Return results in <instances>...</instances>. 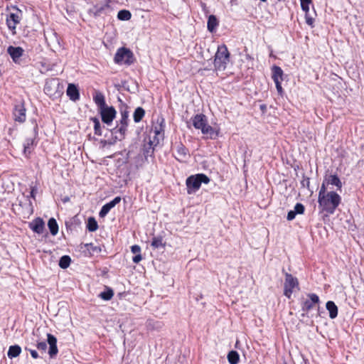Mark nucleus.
I'll list each match as a JSON object with an SVG mask.
<instances>
[{
  "instance_id": "25",
  "label": "nucleus",
  "mask_w": 364,
  "mask_h": 364,
  "mask_svg": "<svg viewBox=\"0 0 364 364\" xmlns=\"http://www.w3.org/2000/svg\"><path fill=\"white\" fill-rule=\"evenodd\" d=\"M218 26V21L216 16L214 15L209 16L208 19V23H207L208 30L210 32L213 33L215 31Z\"/></svg>"
},
{
  "instance_id": "9",
  "label": "nucleus",
  "mask_w": 364,
  "mask_h": 364,
  "mask_svg": "<svg viewBox=\"0 0 364 364\" xmlns=\"http://www.w3.org/2000/svg\"><path fill=\"white\" fill-rule=\"evenodd\" d=\"M99 112L102 118V121L107 125H110L112 123L117 114L114 107H109L107 105L99 109Z\"/></svg>"
},
{
  "instance_id": "3",
  "label": "nucleus",
  "mask_w": 364,
  "mask_h": 364,
  "mask_svg": "<svg viewBox=\"0 0 364 364\" xmlns=\"http://www.w3.org/2000/svg\"><path fill=\"white\" fill-rule=\"evenodd\" d=\"M230 60V53L225 44L218 46L215 54L214 68L215 70H225Z\"/></svg>"
},
{
  "instance_id": "46",
  "label": "nucleus",
  "mask_w": 364,
  "mask_h": 364,
  "mask_svg": "<svg viewBox=\"0 0 364 364\" xmlns=\"http://www.w3.org/2000/svg\"><path fill=\"white\" fill-rule=\"evenodd\" d=\"M25 350H28L30 352L33 358L37 359L38 358H39L38 353H37V351L36 350L30 349L27 347L25 348Z\"/></svg>"
},
{
  "instance_id": "29",
  "label": "nucleus",
  "mask_w": 364,
  "mask_h": 364,
  "mask_svg": "<svg viewBox=\"0 0 364 364\" xmlns=\"http://www.w3.org/2000/svg\"><path fill=\"white\" fill-rule=\"evenodd\" d=\"M48 226L52 235H56L58 232V223L53 218L49 219Z\"/></svg>"
},
{
  "instance_id": "1",
  "label": "nucleus",
  "mask_w": 364,
  "mask_h": 364,
  "mask_svg": "<svg viewBox=\"0 0 364 364\" xmlns=\"http://www.w3.org/2000/svg\"><path fill=\"white\" fill-rule=\"evenodd\" d=\"M120 102H122L121 100ZM122 104V107L119 109L120 118L117 121L116 127L112 129V134L114 139V142L117 140L122 141L125 138L129 126V119L127 106L124 103Z\"/></svg>"
},
{
  "instance_id": "31",
  "label": "nucleus",
  "mask_w": 364,
  "mask_h": 364,
  "mask_svg": "<svg viewBox=\"0 0 364 364\" xmlns=\"http://www.w3.org/2000/svg\"><path fill=\"white\" fill-rule=\"evenodd\" d=\"M114 296V291L111 288L107 287L106 290L99 294V297L105 301L110 300Z\"/></svg>"
},
{
  "instance_id": "2",
  "label": "nucleus",
  "mask_w": 364,
  "mask_h": 364,
  "mask_svg": "<svg viewBox=\"0 0 364 364\" xmlns=\"http://www.w3.org/2000/svg\"><path fill=\"white\" fill-rule=\"evenodd\" d=\"M341 201V196L334 191L327 192L324 196L318 198V203L323 210L329 214L334 213Z\"/></svg>"
},
{
  "instance_id": "48",
  "label": "nucleus",
  "mask_w": 364,
  "mask_h": 364,
  "mask_svg": "<svg viewBox=\"0 0 364 364\" xmlns=\"http://www.w3.org/2000/svg\"><path fill=\"white\" fill-rule=\"evenodd\" d=\"M36 191H37V189H36V186L31 187V193H30V197L31 198L35 199Z\"/></svg>"
},
{
  "instance_id": "43",
  "label": "nucleus",
  "mask_w": 364,
  "mask_h": 364,
  "mask_svg": "<svg viewBox=\"0 0 364 364\" xmlns=\"http://www.w3.org/2000/svg\"><path fill=\"white\" fill-rule=\"evenodd\" d=\"M305 19H306V23L308 25L311 26V27L314 26V19L309 15V12L306 13Z\"/></svg>"
},
{
  "instance_id": "5",
  "label": "nucleus",
  "mask_w": 364,
  "mask_h": 364,
  "mask_svg": "<svg viewBox=\"0 0 364 364\" xmlns=\"http://www.w3.org/2000/svg\"><path fill=\"white\" fill-rule=\"evenodd\" d=\"M163 123H164V119H162L160 124L155 126L151 129L149 134V149L146 150L144 154H149V149H154V146H156L163 139L164 136V130Z\"/></svg>"
},
{
  "instance_id": "7",
  "label": "nucleus",
  "mask_w": 364,
  "mask_h": 364,
  "mask_svg": "<svg viewBox=\"0 0 364 364\" xmlns=\"http://www.w3.org/2000/svg\"><path fill=\"white\" fill-rule=\"evenodd\" d=\"M133 54L131 50L126 48H120L114 55V62L117 64L130 65L132 63Z\"/></svg>"
},
{
  "instance_id": "24",
  "label": "nucleus",
  "mask_w": 364,
  "mask_h": 364,
  "mask_svg": "<svg viewBox=\"0 0 364 364\" xmlns=\"http://www.w3.org/2000/svg\"><path fill=\"white\" fill-rule=\"evenodd\" d=\"M326 307L329 312V317L331 318H335L338 316V307L333 301H327Z\"/></svg>"
},
{
  "instance_id": "27",
  "label": "nucleus",
  "mask_w": 364,
  "mask_h": 364,
  "mask_svg": "<svg viewBox=\"0 0 364 364\" xmlns=\"http://www.w3.org/2000/svg\"><path fill=\"white\" fill-rule=\"evenodd\" d=\"M165 245L162 236L154 237L151 242V246L154 249L164 248Z\"/></svg>"
},
{
  "instance_id": "39",
  "label": "nucleus",
  "mask_w": 364,
  "mask_h": 364,
  "mask_svg": "<svg viewBox=\"0 0 364 364\" xmlns=\"http://www.w3.org/2000/svg\"><path fill=\"white\" fill-rule=\"evenodd\" d=\"M312 0H300L301 9L305 13L309 11V4Z\"/></svg>"
},
{
  "instance_id": "10",
  "label": "nucleus",
  "mask_w": 364,
  "mask_h": 364,
  "mask_svg": "<svg viewBox=\"0 0 364 364\" xmlns=\"http://www.w3.org/2000/svg\"><path fill=\"white\" fill-rule=\"evenodd\" d=\"M7 53L16 64H21V57L24 53V50L21 47L10 46L7 48Z\"/></svg>"
},
{
  "instance_id": "8",
  "label": "nucleus",
  "mask_w": 364,
  "mask_h": 364,
  "mask_svg": "<svg viewBox=\"0 0 364 364\" xmlns=\"http://www.w3.org/2000/svg\"><path fill=\"white\" fill-rule=\"evenodd\" d=\"M299 286V282L297 278L293 277L289 273H285V281L284 284V294L288 297L290 298L294 289L296 287H298Z\"/></svg>"
},
{
  "instance_id": "15",
  "label": "nucleus",
  "mask_w": 364,
  "mask_h": 364,
  "mask_svg": "<svg viewBox=\"0 0 364 364\" xmlns=\"http://www.w3.org/2000/svg\"><path fill=\"white\" fill-rule=\"evenodd\" d=\"M120 201H121V198L119 196H117L112 200L105 204L102 207V208L99 213L100 217H101V218L105 217L108 214V213L110 211V210L112 208H113Z\"/></svg>"
},
{
  "instance_id": "45",
  "label": "nucleus",
  "mask_w": 364,
  "mask_h": 364,
  "mask_svg": "<svg viewBox=\"0 0 364 364\" xmlns=\"http://www.w3.org/2000/svg\"><path fill=\"white\" fill-rule=\"evenodd\" d=\"M274 83H275L276 88H277L278 93L280 95H282L283 93V89L282 87V81H275Z\"/></svg>"
},
{
  "instance_id": "20",
  "label": "nucleus",
  "mask_w": 364,
  "mask_h": 364,
  "mask_svg": "<svg viewBox=\"0 0 364 364\" xmlns=\"http://www.w3.org/2000/svg\"><path fill=\"white\" fill-rule=\"evenodd\" d=\"M203 134L208 136L211 139H216L219 135V131L215 130L211 126L208 124V122L204 124V127L200 129Z\"/></svg>"
},
{
  "instance_id": "28",
  "label": "nucleus",
  "mask_w": 364,
  "mask_h": 364,
  "mask_svg": "<svg viewBox=\"0 0 364 364\" xmlns=\"http://www.w3.org/2000/svg\"><path fill=\"white\" fill-rule=\"evenodd\" d=\"M21 352V348L18 345L11 346L7 352V355L9 358L12 359L18 356Z\"/></svg>"
},
{
  "instance_id": "17",
  "label": "nucleus",
  "mask_w": 364,
  "mask_h": 364,
  "mask_svg": "<svg viewBox=\"0 0 364 364\" xmlns=\"http://www.w3.org/2000/svg\"><path fill=\"white\" fill-rule=\"evenodd\" d=\"M28 227L34 232L41 234L43 232L45 223L41 218H36L33 220L29 223Z\"/></svg>"
},
{
  "instance_id": "38",
  "label": "nucleus",
  "mask_w": 364,
  "mask_h": 364,
  "mask_svg": "<svg viewBox=\"0 0 364 364\" xmlns=\"http://www.w3.org/2000/svg\"><path fill=\"white\" fill-rule=\"evenodd\" d=\"M228 360L230 364H237L239 361V354L237 352L232 350L228 355Z\"/></svg>"
},
{
  "instance_id": "4",
  "label": "nucleus",
  "mask_w": 364,
  "mask_h": 364,
  "mask_svg": "<svg viewBox=\"0 0 364 364\" xmlns=\"http://www.w3.org/2000/svg\"><path fill=\"white\" fill-rule=\"evenodd\" d=\"M209 182L210 178L204 173L192 175L188 177L186 181L187 193L188 194L195 193L200 189L202 183L208 184Z\"/></svg>"
},
{
  "instance_id": "42",
  "label": "nucleus",
  "mask_w": 364,
  "mask_h": 364,
  "mask_svg": "<svg viewBox=\"0 0 364 364\" xmlns=\"http://www.w3.org/2000/svg\"><path fill=\"white\" fill-rule=\"evenodd\" d=\"M326 181H324L320 188V190H319V192H318V198H321L323 196H324V195H326L327 193H326Z\"/></svg>"
},
{
  "instance_id": "23",
  "label": "nucleus",
  "mask_w": 364,
  "mask_h": 364,
  "mask_svg": "<svg viewBox=\"0 0 364 364\" xmlns=\"http://www.w3.org/2000/svg\"><path fill=\"white\" fill-rule=\"evenodd\" d=\"M272 77L275 81H282L283 80V70L279 66L274 65L272 68Z\"/></svg>"
},
{
  "instance_id": "21",
  "label": "nucleus",
  "mask_w": 364,
  "mask_h": 364,
  "mask_svg": "<svg viewBox=\"0 0 364 364\" xmlns=\"http://www.w3.org/2000/svg\"><path fill=\"white\" fill-rule=\"evenodd\" d=\"M304 210H305V208H304V205L300 203H297L295 205L294 210H291L288 212L287 219L288 220H294L297 214H303L304 212Z\"/></svg>"
},
{
  "instance_id": "6",
  "label": "nucleus",
  "mask_w": 364,
  "mask_h": 364,
  "mask_svg": "<svg viewBox=\"0 0 364 364\" xmlns=\"http://www.w3.org/2000/svg\"><path fill=\"white\" fill-rule=\"evenodd\" d=\"M112 11L113 9L112 8L109 2L106 1L105 2H97L93 4L91 7L87 9V14L94 18H97L102 15L108 16Z\"/></svg>"
},
{
  "instance_id": "34",
  "label": "nucleus",
  "mask_w": 364,
  "mask_h": 364,
  "mask_svg": "<svg viewBox=\"0 0 364 364\" xmlns=\"http://www.w3.org/2000/svg\"><path fill=\"white\" fill-rule=\"evenodd\" d=\"M132 14L128 10H120L117 14L118 19L121 21H128L131 18Z\"/></svg>"
},
{
  "instance_id": "50",
  "label": "nucleus",
  "mask_w": 364,
  "mask_h": 364,
  "mask_svg": "<svg viewBox=\"0 0 364 364\" xmlns=\"http://www.w3.org/2000/svg\"><path fill=\"white\" fill-rule=\"evenodd\" d=\"M38 129L37 126L35 127L34 130L36 131Z\"/></svg>"
},
{
  "instance_id": "11",
  "label": "nucleus",
  "mask_w": 364,
  "mask_h": 364,
  "mask_svg": "<svg viewBox=\"0 0 364 364\" xmlns=\"http://www.w3.org/2000/svg\"><path fill=\"white\" fill-rule=\"evenodd\" d=\"M308 299L301 301V309L303 311H309L315 304L319 303V297L316 294H309Z\"/></svg>"
},
{
  "instance_id": "12",
  "label": "nucleus",
  "mask_w": 364,
  "mask_h": 364,
  "mask_svg": "<svg viewBox=\"0 0 364 364\" xmlns=\"http://www.w3.org/2000/svg\"><path fill=\"white\" fill-rule=\"evenodd\" d=\"M173 149L175 158L178 161H184L189 156L188 149L181 142L176 144Z\"/></svg>"
},
{
  "instance_id": "14",
  "label": "nucleus",
  "mask_w": 364,
  "mask_h": 364,
  "mask_svg": "<svg viewBox=\"0 0 364 364\" xmlns=\"http://www.w3.org/2000/svg\"><path fill=\"white\" fill-rule=\"evenodd\" d=\"M21 16L18 13H10L6 17V24L9 30L12 31L13 34L16 33V28L20 23Z\"/></svg>"
},
{
  "instance_id": "35",
  "label": "nucleus",
  "mask_w": 364,
  "mask_h": 364,
  "mask_svg": "<svg viewBox=\"0 0 364 364\" xmlns=\"http://www.w3.org/2000/svg\"><path fill=\"white\" fill-rule=\"evenodd\" d=\"M71 262V259L68 255H64L59 260V266L62 269L68 268Z\"/></svg>"
},
{
  "instance_id": "44",
  "label": "nucleus",
  "mask_w": 364,
  "mask_h": 364,
  "mask_svg": "<svg viewBox=\"0 0 364 364\" xmlns=\"http://www.w3.org/2000/svg\"><path fill=\"white\" fill-rule=\"evenodd\" d=\"M131 251L134 255L140 254V252H141V247H140V246H139L137 245H132L131 247Z\"/></svg>"
},
{
  "instance_id": "41",
  "label": "nucleus",
  "mask_w": 364,
  "mask_h": 364,
  "mask_svg": "<svg viewBox=\"0 0 364 364\" xmlns=\"http://www.w3.org/2000/svg\"><path fill=\"white\" fill-rule=\"evenodd\" d=\"M36 348L42 353H46L47 350V343L45 341L38 342L36 344Z\"/></svg>"
},
{
  "instance_id": "47",
  "label": "nucleus",
  "mask_w": 364,
  "mask_h": 364,
  "mask_svg": "<svg viewBox=\"0 0 364 364\" xmlns=\"http://www.w3.org/2000/svg\"><path fill=\"white\" fill-rule=\"evenodd\" d=\"M142 259L141 254L135 255L134 257L132 258V261L134 263H139Z\"/></svg>"
},
{
  "instance_id": "18",
  "label": "nucleus",
  "mask_w": 364,
  "mask_h": 364,
  "mask_svg": "<svg viewBox=\"0 0 364 364\" xmlns=\"http://www.w3.org/2000/svg\"><path fill=\"white\" fill-rule=\"evenodd\" d=\"M193 127L196 129H201L207 122V117L203 114H198L191 118Z\"/></svg>"
},
{
  "instance_id": "16",
  "label": "nucleus",
  "mask_w": 364,
  "mask_h": 364,
  "mask_svg": "<svg viewBox=\"0 0 364 364\" xmlns=\"http://www.w3.org/2000/svg\"><path fill=\"white\" fill-rule=\"evenodd\" d=\"M47 342L49 345L48 354L50 358H53L58 352L57 347V338L53 335L48 333Z\"/></svg>"
},
{
  "instance_id": "37",
  "label": "nucleus",
  "mask_w": 364,
  "mask_h": 364,
  "mask_svg": "<svg viewBox=\"0 0 364 364\" xmlns=\"http://www.w3.org/2000/svg\"><path fill=\"white\" fill-rule=\"evenodd\" d=\"M35 142V139L33 138H27L23 144V151L24 154L30 153L31 148L33 146Z\"/></svg>"
},
{
  "instance_id": "13",
  "label": "nucleus",
  "mask_w": 364,
  "mask_h": 364,
  "mask_svg": "<svg viewBox=\"0 0 364 364\" xmlns=\"http://www.w3.org/2000/svg\"><path fill=\"white\" fill-rule=\"evenodd\" d=\"M13 114L16 122L21 123L25 122L26 118V108L23 102H19L15 105Z\"/></svg>"
},
{
  "instance_id": "40",
  "label": "nucleus",
  "mask_w": 364,
  "mask_h": 364,
  "mask_svg": "<svg viewBox=\"0 0 364 364\" xmlns=\"http://www.w3.org/2000/svg\"><path fill=\"white\" fill-rule=\"evenodd\" d=\"M85 247L90 252V253L100 251V248L94 245L92 243H87L85 245Z\"/></svg>"
},
{
  "instance_id": "30",
  "label": "nucleus",
  "mask_w": 364,
  "mask_h": 364,
  "mask_svg": "<svg viewBox=\"0 0 364 364\" xmlns=\"http://www.w3.org/2000/svg\"><path fill=\"white\" fill-rule=\"evenodd\" d=\"M144 115H145L144 109L141 107H137L134 112V114H133L134 121L136 123L141 122V120L143 119Z\"/></svg>"
},
{
  "instance_id": "49",
  "label": "nucleus",
  "mask_w": 364,
  "mask_h": 364,
  "mask_svg": "<svg viewBox=\"0 0 364 364\" xmlns=\"http://www.w3.org/2000/svg\"><path fill=\"white\" fill-rule=\"evenodd\" d=\"M309 178H306L305 179H304L302 181H301V184L303 186H307L309 187Z\"/></svg>"
},
{
  "instance_id": "33",
  "label": "nucleus",
  "mask_w": 364,
  "mask_h": 364,
  "mask_svg": "<svg viewBox=\"0 0 364 364\" xmlns=\"http://www.w3.org/2000/svg\"><path fill=\"white\" fill-rule=\"evenodd\" d=\"M87 228L90 232H95L97 230L98 225L96 220L94 218L90 217L88 218Z\"/></svg>"
},
{
  "instance_id": "36",
  "label": "nucleus",
  "mask_w": 364,
  "mask_h": 364,
  "mask_svg": "<svg viewBox=\"0 0 364 364\" xmlns=\"http://www.w3.org/2000/svg\"><path fill=\"white\" fill-rule=\"evenodd\" d=\"M91 119L94 123L95 134L97 135V136H101L102 134V133L101 124L100 122L99 119H97V117H93Z\"/></svg>"
},
{
  "instance_id": "32",
  "label": "nucleus",
  "mask_w": 364,
  "mask_h": 364,
  "mask_svg": "<svg viewBox=\"0 0 364 364\" xmlns=\"http://www.w3.org/2000/svg\"><path fill=\"white\" fill-rule=\"evenodd\" d=\"M58 85V80L55 79H52L50 80L46 81L45 87H44V91L48 95H52L51 92V87Z\"/></svg>"
},
{
  "instance_id": "19",
  "label": "nucleus",
  "mask_w": 364,
  "mask_h": 364,
  "mask_svg": "<svg viewBox=\"0 0 364 364\" xmlns=\"http://www.w3.org/2000/svg\"><path fill=\"white\" fill-rule=\"evenodd\" d=\"M66 94L72 101H77L80 98V93L77 87L74 84H69L66 90Z\"/></svg>"
},
{
  "instance_id": "26",
  "label": "nucleus",
  "mask_w": 364,
  "mask_h": 364,
  "mask_svg": "<svg viewBox=\"0 0 364 364\" xmlns=\"http://www.w3.org/2000/svg\"><path fill=\"white\" fill-rule=\"evenodd\" d=\"M326 183L336 186L338 190L342 188V183L340 178L336 175H330L327 178L325 179Z\"/></svg>"
},
{
  "instance_id": "22",
  "label": "nucleus",
  "mask_w": 364,
  "mask_h": 364,
  "mask_svg": "<svg viewBox=\"0 0 364 364\" xmlns=\"http://www.w3.org/2000/svg\"><path fill=\"white\" fill-rule=\"evenodd\" d=\"M93 100L96 104L98 110L107 106L104 95L99 91H96L95 92V95H93Z\"/></svg>"
}]
</instances>
